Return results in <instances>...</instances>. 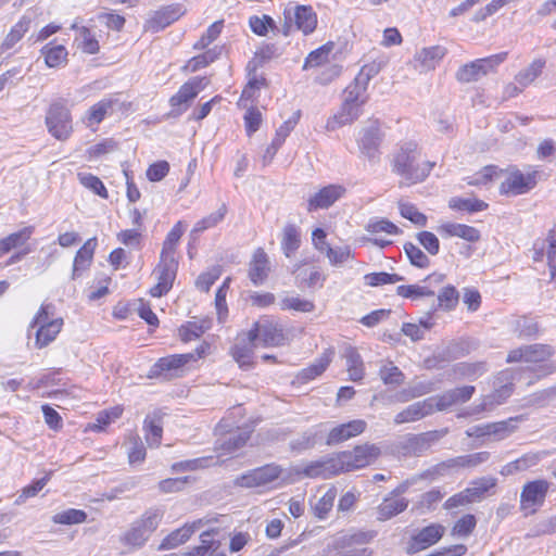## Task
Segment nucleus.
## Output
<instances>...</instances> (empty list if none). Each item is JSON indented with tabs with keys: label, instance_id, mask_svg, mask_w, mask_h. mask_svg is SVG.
<instances>
[{
	"label": "nucleus",
	"instance_id": "obj_1",
	"mask_svg": "<svg viewBox=\"0 0 556 556\" xmlns=\"http://www.w3.org/2000/svg\"><path fill=\"white\" fill-rule=\"evenodd\" d=\"M435 163L421 160V150L414 141L403 142L392 154V172L402 178V185L422 182Z\"/></svg>",
	"mask_w": 556,
	"mask_h": 556
},
{
	"label": "nucleus",
	"instance_id": "obj_2",
	"mask_svg": "<svg viewBox=\"0 0 556 556\" xmlns=\"http://www.w3.org/2000/svg\"><path fill=\"white\" fill-rule=\"evenodd\" d=\"M554 355V349L548 344H529L511 350L507 355V363L523 362L535 367H530L536 372V377L547 376L556 370L553 363H546Z\"/></svg>",
	"mask_w": 556,
	"mask_h": 556
},
{
	"label": "nucleus",
	"instance_id": "obj_3",
	"mask_svg": "<svg viewBox=\"0 0 556 556\" xmlns=\"http://www.w3.org/2000/svg\"><path fill=\"white\" fill-rule=\"evenodd\" d=\"M380 453L374 444L357 445L352 451L334 454L339 472H346L364 468L375 462Z\"/></svg>",
	"mask_w": 556,
	"mask_h": 556
},
{
	"label": "nucleus",
	"instance_id": "obj_4",
	"mask_svg": "<svg viewBox=\"0 0 556 556\" xmlns=\"http://www.w3.org/2000/svg\"><path fill=\"white\" fill-rule=\"evenodd\" d=\"M46 125L52 137L60 141L70 138L73 131L72 116L65 102L62 100L51 103L46 115Z\"/></svg>",
	"mask_w": 556,
	"mask_h": 556
},
{
	"label": "nucleus",
	"instance_id": "obj_5",
	"mask_svg": "<svg viewBox=\"0 0 556 556\" xmlns=\"http://www.w3.org/2000/svg\"><path fill=\"white\" fill-rule=\"evenodd\" d=\"M513 374L508 370L502 371L493 382L494 391L484 395L481 403L467 412L466 415L480 414L484 410H492L506 402L513 393Z\"/></svg>",
	"mask_w": 556,
	"mask_h": 556
},
{
	"label": "nucleus",
	"instance_id": "obj_6",
	"mask_svg": "<svg viewBox=\"0 0 556 556\" xmlns=\"http://www.w3.org/2000/svg\"><path fill=\"white\" fill-rule=\"evenodd\" d=\"M507 58V52H501L488 58L478 59L470 63L463 65L456 74V78L460 83H471L485 76L492 72Z\"/></svg>",
	"mask_w": 556,
	"mask_h": 556
},
{
	"label": "nucleus",
	"instance_id": "obj_7",
	"mask_svg": "<svg viewBox=\"0 0 556 556\" xmlns=\"http://www.w3.org/2000/svg\"><path fill=\"white\" fill-rule=\"evenodd\" d=\"M281 473L282 468L279 465L267 464L237 477L235 484L247 489L266 486L277 480Z\"/></svg>",
	"mask_w": 556,
	"mask_h": 556
},
{
	"label": "nucleus",
	"instance_id": "obj_8",
	"mask_svg": "<svg viewBox=\"0 0 556 556\" xmlns=\"http://www.w3.org/2000/svg\"><path fill=\"white\" fill-rule=\"evenodd\" d=\"M285 18L286 23L282 28L285 36L290 34L292 22H294L296 29L304 35L312 34L317 26V15L309 5H296L293 13L291 10H286Z\"/></svg>",
	"mask_w": 556,
	"mask_h": 556
},
{
	"label": "nucleus",
	"instance_id": "obj_9",
	"mask_svg": "<svg viewBox=\"0 0 556 556\" xmlns=\"http://www.w3.org/2000/svg\"><path fill=\"white\" fill-rule=\"evenodd\" d=\"M226 419H223L216 427V432L220 435L216 441V450L223 451V454H230L245 445L250 439V432L240 428L231 430L228 428Z\"/></svg>",
	"mask_w": 556,
	"mask_h": 556
},
{
	"label": "nucleus",
	"instance_id": "obj_10",
	"mask_svg": "<svg viewBox=\"0 0 556 556\" xmlns=\"http://www.w3.org/2000/svg\"><path fill=\"white\" fill-rule=\"evenodd\" d=\"M177 268L178 262L176 257H160V263L154 269L157 283L150 289V294L153 298H160L172 289L173 282L176 278Z\"/></svg>",
	"mask_w": 556,
	"mask_h": 556
},
{
	"label": "nucleus",
	"instance_id": "obj_11",
	"mask_svg": "<svg viewBox=\"0 0 556 556\" xmlns=\"http://www.w3.org/2000/svg\"><path fill=\"white\" fill-rule=\"evenodd\" d=\"M206 86L207 80L205 77H193L185 83L179 88L178 92L169 99L173 113L175 115H180L184 113L193 101V99L199 94V92Z\"/></svg>",
	"mask_w": 556,
	"mask_h": 556
},
{
	"label": "nucleus",
	"instance_id": "obj_12",
	"mask_svg": "<svg viewBox=\"0 0 556 556\" xmlns=\"http://www.w3.org/2000/svg\"><path fill=\"white\" fill-rule=\"evenodd\" d=\"M536 172L523 174L517 168L507 172L505 180L501 184L503 194L519 195L527 193L536 185Z\"/></svg>",
	"mask_w": 556,
	"mask_h": 556
},
{
	"label": "nucleus",
	"instance_id": "obj_13",
	"mask_svg": "<svg viewBox=\"0 0 556 556\" xmlns=\"http://www.w3.org/2000/svg\"><path fill=\"white\" fill-rule=\"evenodd\" d=\"M549 490V482L543 479L530 481L526 483L520 493V508L527 510L531 508V514L535 513L539 506H542L547 492Z\"/></svg>",
	"mask_w": 556,
	"mask_h": 556
},
{
	"label": "nucleus",
	"instance_id": "obj_14",
	"mask_svg": "<svg viewBox=\"0 0 556 556\" xmlns=\"http://www.w3.org/2000/svg\"><path fill=\"white\" fill-rule=\"evenodd\" d=\"M256 334L252 330L238 334L231 349L233 358L243 369H249L252 366L254 349L260 345L255 338Z\"/></svg>",
	"mask_w": 556,
	"mask_h": 556
},
{
	"label": "nucleus",
	"instance_id": "obj_15",
	"mask_svg": "<svg viewBox=\"0 0 556 556\" xmlns=\"http://www.w3.org/2000/svg\"><path fill=\"white\" fill-rule=\"evenodd\" d=\"M208 349V344H202L199 348H197L194 352L191 353L175 354L162 357L153 366L152 372L160 374L163 371L179 369L182 366L203 357Z\"/></svg>",
	"mask_w": 556,
	"mask_h": 556
},
{
	"label": "nucleus",
	"instance_id": "obj_16",
	"mask_svg": "<svg viewBox=\"0 0 556 556\" xmlns=\"http://www.w3.org/2000/svg\"><path fill=\"white\" fill-rule=\"evenodd\" d=\"M252 331H255V336L258 344L264 346H279L283 345L286 336L280 325L269 319H263L254 323Z\"/></svg>",
	"mask_w": 556,
	"mask_h": 556
},
{
	"label": "nucleus",
	"instance_id": "obj_17",
	"mask_svg": "<svg viewBox=\"0 0 556 556\" xmlns=\"http://www.w3.org/2000/svg\"><path fill=\"white\" fill-rule=\"evenodd\" d=\"M345 188L341 185H329L314 193L307 201V211L314 212L330 207L343 197Z\"/></svg>",
	"mask_w": 556,
	"mask_h": 556
},
{
	"label": "nucleus",
	"instance_id": "obj_18",
	"mask_svg": "<svg viewBox=\"0 0 556 556\" xmlns=\"http://www.w3.org/2000/svg\"><path fill=\"white\" fill-rule=\"evenodd\" d=\"M435 410L434 397H428L424 401L415 402L401 410L394 417L395 425L414 422L431 415Z\"/></svg>",
	"mask_w": 556,
	"mask_h": 556
},
{
	"label": "nucleus",
	"instance_id": "obj_19",
	"mask_svg": "<svg viewBox=\"0 0 556 556\" xmlns=\"http://www.w3.org/2000/svg\"><path fill=\"white\" fill-rule=\"evenodd\" d=\"M366 421L362 419L351 420L346 424H341L329 430L326 444L336 445L342 443L351 438L363 433L366 429Z\"/></svg>",
	"mask_w": 556,
	"mask_h": 556
},
{
	"label": "nucleus",
	"instance_id": "obj_20",
	"mask_svg": "<svg viewBox=\"0 0 556 556\" xmlns=\"http://www.w3.org/2000/svg\"><path fill=\"white\" fill-rule=\"evenodd\" d=\"M476 389L473 386L455 388L434 397L435 410H445L454 405L465 403L471 399Z\"/></svg>",
	"mask_w": 556,
	"mask_h": 556
},
{
	"label": "nucleus",
	"instance_id": "obj_21",
	"mask_svg": "<svg viewBox=\"0 0 556 556\" xmlns=\"http://www.w3.org/2000/svg\"><path fill=\"white\" fill-rule=\"evenodd\" d=\"M444 275L442 274H431L425 280L424 286L419 285H409V286H399L396 289V293L403 298L408 299H419L424 296H433L434 290L431 289L432 285L439 286L443 282Z\"/></svg>",
	"mask_w": 556,
	"mask_h": 556
},
{
	"label": "nucleus",
	"instance_id": "obj_22",
	"mask_svg": "<svg viewBox=\"0 0 556 556\" xmlns=\"http://www.w3.org/2000/svg\"><path fill=\"white\" fill-rule=\"evenodd\" d=\"M210 520L199 519L192 523H186L184 527L174 530L167 536L163 539L159 546V551H167L178 547L186 543L197 529L202 525L207 523Z\"/></svg>",
	"mask_w": 556,
	"mask_h": 556
},
{
	"label": "nucleus",
	"instance_id": "obj_23",
	"mask_svg": "<svg viewBox=\"0 0 556 556\" xmlns=\"http://www.w3.org/2000/svg\"><path fill=\"white\" fill-rule=\"evenodd\" d=\"M97 238L88 239L85 244L77 251L72 269V280H76L83 276L91 266L94 250L97 248Z\"/></svg>",
	"mask_w": 556,
	"mask_h": 556
},
{
	"label": "nucleus",
	"instance_id": "obj_24",
	"mask_svg": "<svg viewBox=\"0 0 556 556\" xmlns=\"http://www.w3.org/2000/svg\"><path fill=\"white\" fill-rule=\"evenodd\" d=\"M339 473L334 454L311 462L303 469V475L308 478L329 479Z\"/></svg>",
	"mask_w": 556,
	"mask_h": 556
},
{
	"label": "nucleus",
	"instance_id": "obj_25",
	"mask_svg": "<svg viewBox=\"0 0 556 556\" xmlns=\"http://www.w3.org/2000/svg\"><path fill=\"white\" fill-rule=\"evenodd\" d=\"M361 114L362 106L342 99L340 110L328 119L326 128L329 131H333L339 127L353 123L361 116Z\"/></svg>",
	"mask_w": 556,
	"mask_h": 556
},
{
	"label": "nucleus",
	"instance_id": "obj_26",
	"mask_svg": "<svg viewBox=\"0 0 556 556\" xmlns=\"http://www.w3.org/2000/svg\"><path fill=\"white\" fill-rule=\"evenodd\" d=\"M446 53L445 48L433 46L419 50L414 58L415 68L419 72H428L435 68Z\"/></svg>",
	"mask_w": 556,
	"mask_h": 556
},
{
	"label": "nucleus",
	"instance_id": "obj_27",
	"mask_svg": "<svg viewBox=\"0 0 556 556\" xmlns=\"http://www.w3.org/2000/svg\"><path fill=\"white\" fill-rule=\"evenodd\" d=\"M36 14L33 11H27L21 20L12 26L9 34L5 36L1 50L7 51L12 49L30 29L33 23L35 22Z\"/></svg>",
	"mask_w": 556,
	"mask_h": 556
},
{
	"label": "nucleus",
	"instance_id": "obj_28",
	"mask_svg": "<svg viewBox=\"0 0 556 556\" xmlns=\"http://www.w3.org/2000/svg\"><path fill=\"white\" fill-rule=\"evenodd\" d=\"M270 271L267 254L263 249H257L252 256L249 266V278L255 286L263 285Z\"/></svg>",
	"mask_w": 556,
	"mask_h": 556
},
{
	"label": "nucleus",
	"instance_id": "obj_29",
	"mask_svg": "<svg viewBox=\"0 0 556 556\" xmlns=\"http://www.w3.org/2000/svg\"><path fill=\"white\" fill-rule=\"evenodd\" d=\"M445 528L439 523L429 525L413 536V547L425 549L435 544L444 534Z\"/></svg>",
	"mask_w": 556,
	"mask_h": 556
},
{
	"label": "nucleus",
	"instance_id": "obj_30",
	"mask_svg": "<svg viewBox=\"0 0 556 556\" xmlns=\"http://www.w3.org/2000/svg\"><path fill=\"white\" fill-rule=\"evenodd\" d=\"M162 414L154 412L149 414L143 422V430L146 431V441L150 447H159L163 433Z\"/></svg>",
	"mask_w": 556,
	"mask_h": 556
},
{
	"label": "nucleus",
	"instance_id": "obj_31",
	"mask_svg": "<svg viewBox=\"0 0 556 556\" xmlns=\"http://www.w3.org/2000/svg\"><path fill=\"white\" fill-rule=\"evenodd\" d=\"M324 428L325 424H319L306 430L300 437L290 442V448L298 453L313 448L325 432Z\"/></svg>",
	"mask_w": 556,
	"mask_h": 556
},
{
	"label": "nucleus",
	"instance_id": "obj_32",
	"mask_svg": "<svg viewBox=\"0 0 556 556\" xmlns=\"http://www.w3.org/2000/svg\"><path fill=\"white\" fill-rule=\"evenodd\" d=\"M408 506V501L404 497L388 496L383 498L378 506V520L384 521L404 511Z\"/></svg>",
	"mask_w": 556,
	"mask_h": 556
},
{
	"label": "nucleus",
	"instance_id": "obj_33",
	"mask_svg": "<svg viewBox=\"0 0 556 556\" xmlns=\"http://www.w3.org/2000/svg\"><path fill=\"white\" fill-rule=\"evenodd\" d=\"M440 232L447 237H458L468 242H477L480 240V231L475 227L456 224V223H447L440 227Z\"/></svg>",
	"mask_w": 556,
	"mask_h": 556
},
{
	"label": "nucleus",
	"instance_id": "obj_34",
	"mask_svg": "<svg viewBox=\"0 0 556 556\" xmlns=\"http://www.w3.org/2000/svg\"><path fill=\"white\" fill-rule=\"evenodd\" d=\"M380 141L381 134L379 127L376 125H370L369 127L362 130L359 137V148L368 157H374Z\"/></svg>",
	"mask_w": 556,
	"mask_h": 556
},
{
	"label": "nucleus",
	"instance_id": "obj_35",
	"mask_svg": "<svg viewBox=\"0 0 556 556\" xmlns=\"http://www.w3.org/2000/svg\"><path fill=\"white\" fill-rule=\"evenodd\" d=\"M63 319L56 318L50 323L42 324L36 332V346L42 349L51 343L61 331Z\"/></svg>",
	"mask_w": 556,
	"mask_h": 556
},
{
	"label": "nucleus",
	"instance_id": "obj_36",
	"mask_svg": "<svg viewBox=\"0 0 556 556\" xmlns=\"http://www.w3.org/2000/svg\"><path fill=\"white\" fill-rule=\"evenodd\" d=\"M34 233V227L27 226L20 231L13 232L0 240V257L9 253L12 249L22 247Z\"/></svg>",
	"mask_w": 556,
	"mask_h": 556
},
{
	"label": "nucleus",
	"instance_id": "obj_37",
	"mask_svg": "<svg viewBox=\"0 0 556 556\" xmlns=\"http://www.w3.org/2000/svg\"><path fill=\"white\" fill-rule=\"evenodd\" d=\"M115 99H102L98 103L93 104L86 113V124L88 127L100 124L106 114L113 110Z\"/></svg>",
	"mask_w": 556,
	"mask_h": 556
},
{
	"label": "nucleus",
	"instance_id": "obj_38",
	"mask_svg": "<svg viewBox=\"0 0 556 556\" xmlns=\"http://www.w3.org/2000/svg\"><path fill=\"white\" fill-rule=\"evenodd\" d=\"M346 359V370L352 381H359L364 377V364L359 353L354 348H346L343 354Z\"/></svg>",
	"mask_w": 556,
	"mask_h": 556
},
{
	"label": "nucleus",
	"instance_id": "obj_39",
	"mask_svg": "<svg viewBox=\"0 0 556 556\" xmlns=\"http://www.w3.org/2000/svg\"><path fill=\"white\" fill-rule=\"evenodd\" d=\"M282 311H295L301 313H311L314 311L315 305L312 301L301 299L299 295L286 293L279 303Z\"/></svg>",
	"mask_w": 556,
	"mask_h": 556
},
{
	"label": "nucleus",
	"instance_id": "obj_40",
	"mask_svg": "<svg viewBox=\"0 0 556 556\" xmlns=\"http://www.w3.org/2000/svg\"><path fill=\"white\" fill-rule=\"evenodd\" d=\"M545 66L542 59L534 60L528 67L521 70L515 77L518 85L522 88L532 84L541 74Z\"/></svg>",
	"mask_w": 556,
	"mask_h": 556
},
{
	"label": "nucleus",
	"instance_id": "obj_41",
	"mask_svg": "<svg viewBox=\"0 0 556 556\" xmlns=\"http://www.w3.org/2000/svg\"><path fill=\"white\" fill-rule=\"evenodd\" d=\"M342 99L351 103L363 105L368 101L367 87L354 79L343 91Z\"/></svg>",
	"mask_w": 556,
	"mask_h": 556
},
{
	"label": "nucleus",
	"instance_id": "obj_42",
	"mask_svg": "<svg viewBox=\"0 0 556 556\" xmlns=\"http://www.w3.org/2000/svg\"><path fill=\"white\" fill-rule=\"evenodd\" d=\"M179 10L175 8H167L163 11L156 12L149 21V28L153 31H160L174 23L179 17Z\"/></svg>",
	"mask_w": 556,
	"mask_h": 556
},
{
	"label": "nucleus",
	"instance_id": "obj_43",
	"mask_svg": "<svg viewBox=\"0 0 556 556\" xmlns=\"http://www.w3.org/2000/svg\"><path fill=\"white\" fill-rule=\"evenodd\" d=\"M336 496V490L329 489L321 497L317 498L315 502L311 501V508L314 516L318 519H325L333 507Z\"/></svg>",
	"mask_w": 556,
	"mask_h": 556
},
{
	"label": "nucleus",
	"instance_id": "obj_44",
	"mask_svg": "<svg viewBox=\"0 0 556 556\" xmlns=\"http://www.w3.org/2000/svg\"><path fill=\"white\" fill-rule=\"evenodd\" d=\"M334 48V43L329 41L318 49L308 53L303 64V70L320 66L329 61V54Z\"/></svg>",
	"mask_w": 556,
	"mask_h": 556
},
{
	"label": "nucleus",
	"instance_id": "obj_45",
	"mask_svg": "<svg viewBox=\"0 0 556 556\" xmlns=\"http://www.w3.org/2000/svg\"><path fill=\"white\" fill-rule=\"evenodd\" d=\"M378 375L387 386L397 387L404 383L405 380V375L392 362L383 363Z\"/></svg>",
	"mask_w": 556,
	"mask_h": 556
},
{
	"label": "nucleus",
	"instance_id": "obj_46",
	"mask_svg": "<svg viewBox=\"0 0 556 556\" xmlns=\"http://www.w3.org/2000/svg\"><path fill=\"white\" fill-rule=\"evenodd\" d=\"M41 53L49 67H58L66 62L67 51L62 45L53 46L48 43L41 49Z\"/></svg>",
	"mask_w": 556,
	"mask_h": 556
},
{
	"label": "nucleus",
	"instance_id": "obj_47",
	"mask_svg": "<svg viewBox=\"0 0 556 556\" xmlns=\"http://www.w3.org/2000/svg\"><path fill=\"white\" fill-rule=\"evenodd\" d=\"M521 419V417H511L506 420L491 422L489 427V431H491V437L496 441H501L509 437L517 429V422Z\"/></svg>",
	"mask_w": 556,
	"mask_h": 556
},
{
	"label": "nucleus",
	"instance_id": "obj_48",
	"mask_svg": "<svg viewBox=\"0 0 556 556\" xmlns=\"http://www.w3.org/2000/svg\"><path fill=\"white\" fill-rule=\"evenodd\" d=\"M513 331L518 338H531L539 333L540 328L538 323L530 317H518L511 323Z\"/></svg>",
	"mask_w": 556,
	"mask_h": 556
},
{
	"label": "nucleus",
	"instance_id": "obj_49",
	"mask_svg": "<svg viewBox=\"0 0 556 556\" xmlns=\"http://www.w3.org/2000/svg\"><path fill=\"white\" fill-rule=\"evenodd\" d=\"M78 48L88 54H96L99 52V42L91 30L85 26L77 29L76 37Z\"/></svg>",
	"mask_w": 556,
	"mask_h": 556
},
{
	"label": "nucleus",
	"instance_id": "obj_50",
	"mask_svg": "<svg viewBox=\"0 0 556 556\" xmlns=\"http://www.w3.org/2000/svg\"><path fill=\"white\" fill-rule=\"evenodd\" d=\"M438 440V432H426L415 435L408 441V448L414 455H421Z\"/></svg>",
	"mask_w": 556,
	"mask_h": 556
},
{
	"label": "nucleus",
	"instance_id": "obj_51",
	"mask_svg": "<svg viewBox=\"0 0 556 556\" xmlns=\"http://www.w3.org/2000/svg\"><path fill=\"white\" fill-rule=\"evenodd\" d=\"M448 205L453 210L466 211L470 213L481 212L488 207V204L476 198H452Z\"/></svg>",
	"mask_w": 556,
	"mask_h": 556
},
{
	"label": "nucleus",
	"instance_id": "obj_52",
	"mask_svg": "<svg viewBox=\"0 0 556 556\" xmlns=\"http://www.w3.org/2000/svg\"><path fill=\"white\" fill-rule=\"evenodd\" d=\"M489 458H490L489 452H485V451L477 452V453L462 455V456L452 458L450 460V466L475 468V467L488 462Z\"/></svg>",
	"mask_w": 556,
	"mask_h": 556
},
{
	"label": "nucleus",
	"instance_id": "obj_53",
	"mask_svg": "<svg viewBox=\"0 0 556 556\" xmlns=\"http://www.w3.org/2000/svg\"><path fill=\"white\" fill-rule=\"evenodd\" d=\"M182 235V222H178L167 233L166 239L163 242L161 256L175 257L176 245L178 244Z\"/></svg>",
	"mask_w": 556,
	"mask_h": 556
},
{
	"label": "nucleus",
	"instance_id": "obj_54",
	"mask_svg": "<svg viewBox=\"0 0 556 556\" xmlns=\"http://www.w3.org/2000/svg\"><path fill=\"white\" fill-rule=\"evenodd\" d=\"M163 516V509L150 508L142 515L140 519L136 521L148 533V535H151V533L154 532L159 527Z\"/></svg>",
	"mask_w": 556,
	"mask_h": 556
},
{
	"label": "nucleus",
	"instance_id": "obj_55",
	"mask_svg": "<svg viewBox=\"0 0 556 556\" xmlns=\"http://www.w3.org/2000/svg\"><path fill=\"white\" fill-rule=\"evenodd\" d=\"M150 535L137 523L132 522L131 527L124 533L122 541L131 547H141L148 541Z\"/></svg>",
	"mask_w": 556,
	"mask_h": 556
},
{
	"label": "nucleus",
	"instance_id": "obj_56",
	"mask_svg": "<svg viewBox=\"0 0 556 556\" xmlns=\"http://www.w3.org/2000/svg\"><path fill=\"white\" fill-rule=\"evenodd\" d=\"M332 354V352L325 353L313 365L308 366L307 368H304L300 374V379L303 381H308L320 376L329 365Z\"/></svg>",
	"mask_w": 556,
	"mask_h": 556
},
{
	"label": "nucleus",
	"instance_id": "obj_57",
	"mask_svg": "<svg viewBox=\"0 0 556 556\" xmlns=\"http://www.w3.org/2000/svg\"><path fill=\"white\" fill-rule=\"evenodd\" d=\"M282 250L287 257H290L300 247V236L293 225H288L283 229Z\"/></svg>",
	"mask_w": 556,
	"mask_h": 556
},
{
	"label": "nucleus",
	"instance_id": "obj_58",
	"mask_svg": "<svg viewBox=\"0 0 556 556\" xmlns=\"http://www.w3.org/2000/svg\"><path fill=\"white\" fill-rule=\"evenodd\" d=\"M226 213H227V206L225 204H222L216 212H214V213L210 214L208 216L199 220L194 225V227L192 229V233H199L206 229L215 227L224 219Z\"/></svg>",
	"mask_w": 556,
	"mask_h": 556
},
{
	"label": "nucleus",
	"instance_id": "obj_59",
	"mask_svg": "<svg viewBox=\"0 0 556 556\" xmlns=\"http://www.w3.org/2000/svg\"><path fill=\"white\" fill-rule=\"evenodd\" d=\"M87 519V514L80 509L70 508L58 513L52 517V521L59 525H76Z\"/></svg>",
	"mask_w": 556,
	"mask_h": 556
},
{
	"label": "nucleus",
	"instance_id": "obj_60",
	"mask_svg": "<svg viewBox=\"0 0 556 556\" xmlns=\"http://www.w3.org/2000/svg\"><path fill=\"white\" fill-rule=\"evenodd\" d=\"M249 24L252 31L258 36H265L269 29L273 31L277 30L275 21L268 15L251 16Z\"/></svg>",
	"mask_w": 556,
	"mask_h": 556
},
{
	"label": "nucleus",
	"instance_id": "obj_61",
	"mask_svg": "<svg viewBox=\"0 0 556 556\" xmlns=\"http://www.w3.org/2000/svg\"><path fill=\"white\" fill-rule=\"evenodd\" d=\"M79 182L87 189L93 191L103 199H108L109 194L103 182L94 175L89 173L78 174Z\"/></svg>",
	"mask_w": 556,
	"mask_h": 556
},
{
	"label": "nucleus",
	"instance_id": "obj_62",
	"mask_svg": "<svg viewBox=\"0 0 556 556\" xmlns=\"http://www.w3.org/2000/svg\"><path fill=\"white\" fill-rule=\"evenodd\" d=\"M206 329H208V325L204 321H189L181 326L179 329V336L182 341H191L199 338Z\"/></svg>",
	"mask_w": 556,
	"mask_h": 556
},
{
	"label": "nucleus",
	"instance_id": "obj_63",
	"mask_svg": "<svg viewBox=\"0 0 556 556\" xmlns=\"http://www.w3.org/2000/svg\"><path fill=\"white\" fill-rule=\"evenodd\" d=\"M476 525L477 520L473 515H465L459 520L456 521L452 529V534L460 538H467L468 535L471 534V532L476 528Z\"/></svg>",
	"mask_w": 556,
	"mask_h": 556
},
{
	"label": "nucleus",
	"instance_id": "obj_64",
	"mask_svg": "<svg viewBox=\"0 0 556 556\" xmlns=\"http://www.w3.org/2000/svg\"><path fill=\"white\" fill-rule=\"evenodd\" d=\"M404 251L413 265L420 268H426L429 266V257L417 245L410 242L405 243Z\"/></svg>",
	"mask_w": 556,
	"mask_h": 556
}]
</instances>
